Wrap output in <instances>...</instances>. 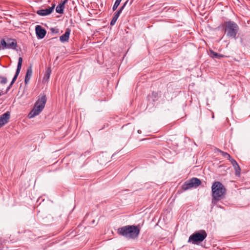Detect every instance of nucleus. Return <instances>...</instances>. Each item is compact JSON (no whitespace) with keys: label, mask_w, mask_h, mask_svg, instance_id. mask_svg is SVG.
<instances>
[{"label":"nucleus","mask_w":250,"mask_h":250,"mask_svg":"<svg viewBox=\"0 0 250 250\" xmlns=\"http://www.w3.org/2000/svg\"><path fill=\"white\" fill-rule=\"evenodd\" d=\"M22 59L21 57H20L18 59V65H17V70H16V73H15V74L12 79V81H13V82H15L16 81V80H17V77L20 72V71H21V65H22Z\"/></svg>","instance_id":"11"},{"label":"nucleus","mask_w":250,"mask_h":250,"mask_svg":"<svg viewBox=\"0 0 250 250\" xmlns=\"http://www.w3.org/2000/svg\"><path fill=\"white\" fill-rule=\"evenodd\" d=\"M224 28L226 35L229 38L237 39V34L239 31V27L235 22L228 21L224 22Z\"/></svg>","instance_id":"3"},{"label":"nucleus","mask_w":250,"mask_h":250,"mask_svg":"<svg viewBox=\"0 0 250 250\" xmlns=\"http://www.w3.org/2000/svg\"><path fill=\"white\" fill-rule=\"evenodd\" d=\"M235 171V175L239 176L240 174V168L237 162L233 159L231 158L230 160Z\"/></svg>","instance_id":"14"},{"label":"nucleus","mask_w":250,"mask_h":250,"mask_svg":"<svg viewBox=\"0 0 250 250\" xmlns=\"http://www.w3.org/2000/svg\"><path fill=\"white\" fill-rule=\"evenodd\" d=\"M50 30L51 31V32L55 33H57L58 32V31H59L58 29H55V28H51L50 29Z\"/></svg>","instance_id":"22"},{"label":"nucleus","mask_w":250,"mask_h":250,"mask_svg":"<svg viewBox=\"0 0 250 250\" xmlns=\"http://www.w3.org/2000/svg\"><path fill=\"white\" fill-rule=\"evenodd\" d=\"M12 85H11V84H10L8 86V87L6 89V92H7L10 88L11 87H12Z\"/></svg>","instance_id":"24"},{"label":"nucleus","mask_w":250,"mask_h":250,"mask_svg":"<svg viewBox=\"0 0 250 250\" xmlns=\"http://www.w3.org/2000/svg\"><path fill=\"white\" fill-rule=\"evenodd\" d=\"M209 55L213 59H220L221 58L224 57V55L217 53L213 50L209 51Z\"/></svg>","instance_id":"16"},{"label":"nucleus","mask_w":250,"mask_h":250,"mask_svg":"<svg viewBox=\"0 0 250 250\" xmlns=\"http://www.w3.org/2000/svg\"><path fill=\"white\" fill-rule=\"evenodd\" d=\"M2 49V47H1V41L0 42V50Z\"/></svg>","instance_id":"28"},{"label":"nucleus","mask_w":250,"mask_h":250,"mask_svg":"<svg viewBox=\"0 0 250 250\" xmlns=\"http://www.w3.org/2000/svg\"><path fill=\"white\" fill-rule=\"evenodd\" d=\"M2 49H15L17 47V41L15 39L7 38L1 40Z\"/></svg>","instance_id":"7"},{"label":"nucleus","mask_w":250,"mask_h":250,"mask_svg":"<svg viewBox=\"0 0 250 250\" xmlns=\"http://www.w3.org/2000/svg\"><path fill=\"white\" fill-rule=\"evenodd\" d=\"M201 184V180L197 178H192L184 183L182 185V189L185 191L192 188H197Z\"/></svg>","instance_id":"6"},{"label":"nucleus","mask_w":250,"mask_h":250,"mask_svg":"<svg viewBox=\"0 0 250 250\" xmlns=\"http://www.w3.org/2000/svg\"><path fill=\"white\" fill-rule=\"evenodd\" d=\"M120 14H121V13H119V11H116L114 13V16H113L112 19L110 23L111 25H114L115 24L117 19H118L120 15Z\"/></svg>","instance_id":"17"},{"label":"nucleus","mask_w":250,"mask_h":250,"mask_svg":"<svg viewBox=\"0 0 250 250\" xmlns=\"http://www.w3.org/2000/svg\"><path fill=\"white\" fill-rule=\"evenodd\" d=\"M207 236V234L206 231L201 230L191 235L188 238V242L193 244H197L198 243L203 241Z\"/></svg>","instance_id":"5"},{"label":"nucleus","mask_w":250,"mask_h":250,"mask_svg":"<svg viewBox=\"0 0 250 250\" xmlns=\"http://www.w3.org/2000/svg\"><path fill=\"white\" fill-rule=\"evenodd\" d=\"M121 0H116V1L114 3V5L113 6V7H112L113 11H115V10H116L117 9V7L119 5Z\"/></svg>","instance_id":"20"},{"label":"nucleus","mask_w":250,"mask_h":250,"mask_svg":"<svg viewBox=\"0 0 250 250\" xmlns=\"http://www.w3.org/2000/svg\"><path fill=\"white\" fill-rule=\"evenodd\" d=\"M137 132H138V133L139 134H141V132H141V131L140 130H138Z\"/></svg>","instance_id":"29"},{"label":"nucleus","mask_w":250,"mask_h":250,"mask_svg":"<svg viewBox=\"0 0 250 250\" xmlns=\"http://www.w3.org/2000/svg\"><path fill=\"white\" fill-rule=\"evenodd\" d=\"M32 75V67L30 66L27 69L26 76L24 79V82L25 84H27L31 77V76Z\"/></svg>","instance_id":"15"},{"label":"nucleus","mask_w":250,"mask_h":250,"mask_svg":"<svg viewBox=\"0 0 250 250\" xmlns=\"http://www.w3.org/2000/svg\"><path fill=\"white\" fill-rule=\"evenodd\" d=\"M0 83H1V84H4L6 83L7 82V78L4 76H0Z\"/></svg>","instance_id":"21"},{"label":"nucleus","mask_w":250,"mask_h":250,"mask_svg":"<svg viewBox=\"0 0 250 250\" xmlns=\"http://www.w3.org/2000/svg\"><path fill=\"white\" fill-rule=\"evenodd\" d=\"M51 73V70L49 68H48L46 72V73L44 75V76L43 78V81H44V80L46 79V80L49 79L50 77V75Z\"/></svg>","instance_id":"19"},{"label":"nucleus","mask_w":250,"mask_h":250,"mask_svg":"<svg viewBox=\"0 0 250 250\" xmlns=\"http://www.w3.org/2000/svg\"><path fill=\"white\" fill-rule=\"evenodd\" d=\"M35 31L37 38L40 39H43L46 33V30L40 25L36 26Z\"/></svg>","instance_id":"10"},{"label":"nucleus","mask_w":250,"mask_h":250,"mask_svg":"<svg viewBox=\"0 0 250 250\" xmlns=\"http://www.w3.org/2000/svg\"><path fill=\"white\" fill-rule=\"evenodd\" d=\"M46 102V96L43 95L35 103L33 109L28 115V118L31 119L38 115L44 108Z\"/></svg>","instance_id":"4"},{"label":"nucleus","mask_w":250,"mask_h":250,"mask_svg":"<svg viewBox=\"0 0 250 250\" xmlns=\"http://www.w3.org/2000/svg\"><path fill=\"white\" fill-rule=\"evenodd\" d=\"M128 0H126L124 3V4L123 5L124 7H125L126 6V5L127 4V3L128 2Z\"/></svg>","instance_id":"25"},{"label":"nucleus","mask_w":250,"mask_h":250,"mask_svg":"<svg viewBox=\"0 0 250 250\" xmlns=\"http://www.w3.org/2000/svg\"><path fill=\"white\" fill-rule=\"evenodd\" d=\"M15 83V82H13V81H12L10 83V84L11 85H13V83Z\"/></svg>","instance_id":"27"},{"label":"nucleus","mask_w":250,"mask_h":250,"mask_svg":"<svg viewBox=\"0 0 250 250\" xmlns=\"http://www.w3.org/2000/svg\"><path fill=\"white\" fill-rule=\"evenodd\" d=\"M10 118V113L6 111L0 116V128L6 125Z\"/></svg>","instance_id":"9"},{"label":"nucleus","mask_w":250,"mask_h":250,"mask_svg":"<svg viewBox=\"0 0 250 250\" xmlns=\"http://www.w3.org/2000/svg\"><path fill=\"white\" fill-rule=\"evenodd\" d=\"M157 93H154V92H152V95L154 96L155 97H156V95Z\"/></svg>","instance_id":"26"},{"label":"nucleus","mask_w":250,"mask_h":250,"mask_svg":"<svg viewBox=\"0 0 250 250\" xmlns=\"http://www.w3.org/2000/svg\"><path fill=\"white\" fill-rule=\"evenodd\" d=\"M211 192V203L213 205H216L219 201L225 197L226 189L221 182L215 181L212 185Z\"/></svg>","instance_id":"2"},{"label":"nucleus","mask_w":250,"mask_h":250,"mask_svg":"<svg viewBox=\"0 0 250 250\" xmlns=\"http://www.w3.org/2000/svg\"><path fill=\"white\" fill-rule=\"evenodd\" d=\"M140 232L139 225H127L118 228V233L128 239H135L139 236Z\"/></svg>","instance_id":"1"},{"label":"nucleus","mask_w":250,"mask_h":250,"mask_svg":"<svg viewBox=\"0 0 250 250\" xmlns=\"http://www.w3.org/2000/svg\"><path fill=\"white\" fill-rule=\"evenodd\" d=\"M218 152H219L225 158H227V159L230 160L232 158L230 156L229 154L228 153L226 152H224L221 150H218Z\"/></svg>","instance_id":"18"},{"label":"nucleus","mask_w":250,"mask_h":250,"mask_svg":"<svg viewBox=\"0 0 250 250\" xmlns=\"http://www.w3.org/2000/svg\"><path fill=\"white\" fill-rule=\"evenodd\" d=\"M56 6V4L55 3L53 4L52 5V6L49 7L48 8L45 9H40L38 10L36 13L41 16H45L47 15H48L50 14L54 10L55 7Z\"/></svg>","instance_id":"8"},{"label":"nucleus","mask_w":250,"mask_h":250,"mask_svg":"<svg viewBox=\"0 0 250 250\" xmlns=\"http://www.w3.org/2000/svg\"><path fill=\"white\" fill-rule=\"evenodd\" d=\"M125 7H124L123 5H122L119 10H117V11H119L120 13H121L123 9H124Z\"/></svg>","instance_id":"23"},{"label":"nucleus","mask_w":250,"mask_h":250,"mask_svg":"<svg viewBox=\"0 0 250 250\" xmlns=\"http://www.w3.org/2000/svg\"><path fill=\"white\" fill-rule=\"evenodd\" d=\"M71 30L69 28H67L64 34L60 37V40L62 42H68L69 39Z\"/></svg>","instance_id":"12"},{"label":"nucleus","mask_w":250,"mask_h":250,"mask_svg":"<svg viewBox=\"0 0 250 250\" xmlns=\"http://www.w3.org/2000/svg\"><path fill=\"white\" fill-rule=\"evenodd\" d=\"M68 0H64L60 3L56 8V11L59 14H63L64 12V5L67 2Z\"/></svg>","instance_id":"13"}]
</instances>
